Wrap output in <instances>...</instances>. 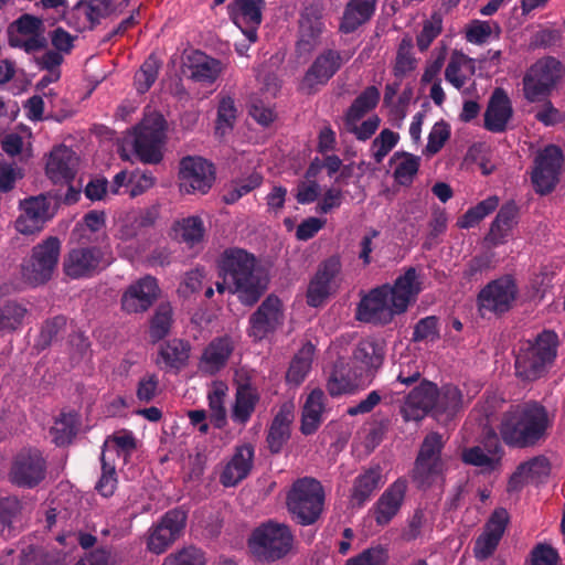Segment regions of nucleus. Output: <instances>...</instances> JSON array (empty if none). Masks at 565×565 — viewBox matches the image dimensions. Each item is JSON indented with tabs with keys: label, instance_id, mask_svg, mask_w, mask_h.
<instances>
[{
	"label": "nucleus",
	"instance_id": "nucleus-33",
	"mask_svg": "<svg viewBox=\"0 0 565 565\" xmlns=\"http://www.w3.org/2000/svg\"><path fill=\"white\" fill-rule=\"evenodd\" d=\"M324 393L316 388L311 391L302 406L300 431L308 436L315 434L323 422Z\"/></svg>",
	"mask_w": 565,
	"mask_h": 565
},
{
	"label": "nucleus",
	"instance_id": "nucleus-50",
	"mask_svg": "<svg viewBox=\"0 0 565 565\" xmlns=\"http://www.w3.org/2000/svg\"><path fill=\"white\" fill-rule=\"evenodd\" d=\"M262 177L258 173H252L248 177L233 180L224 188L223 200L227 204H233L242 196L249 193L260 185Z\"/></svg>",
	"mask_w": 565,
	"mask_h": 565
},
{
	"label": "nucleus",
	"instance_id": "nucleus-35",
	"mask_svg": "<svg viewBox=\"0 0 565 565\" xmlns=\"http://www.w3.org/2000/svg\"><path fill=\"white\" fill-rule=\"evenodd\" d=\"M551 472V463L544 456H536L521 463L512 475L510 484L518 487L520 483H539L544 481Z\"/></svg>",
	"mask_w": 565,
	"mask_h": 565
},
{
	"label": "nucleus",
	"instance_id": "nucleus-25",
	"mask_svg": "<svg viewBox=\"0 0 565 565\" xmlns=\"http://www.w3.org/2000/svg\"><path fill=\"white\" fill-rule=\"evenodd\" d=\"M78 157L66 146L55 147L49 154L45 172L55 184H68L76 174Z\"/></svg>",
	"mask_w": 565,
	"mask_h": 565
},
{
	"label": "nucleus",
	"instance_id": "nucleus-28",
	"mask_svg": "<svg viewBox=\"0 0 565 565\" xmlns=\"http://www.w3.org/2000/svg\"><path fill=\"white\" fill-rule=\"evenodd\" d=\"M407 490V481L397 479L379 498L373 507L375 521L379 525H386L399 511Z\"/></svg>",
	"mask_w": 565,
	"mask_h": 565
},
{
	"label": "nucleus",
	"instance_id": "nucleus-24",
	"mask_svg": "<svg viewBox=\"0 0 565 565\" xmlns=\"http://www.w3.org/2000/svg\"><path fill=\"white\" fill-rule=\"evenodd\" d=\"M341 58L338 52L327 51L319 55L305 74L300 89L306 94H311L319 86L324 85L340 68Z\"/></svg>",
	"mask_w": 565,
	"mask_h": 565
},
{
	"label": "nucleus",
	"instance_id": "nucleus-40",
	"mask_svg": "<svg viewBox=\"0 0 565 565\" xmlns=\"http://www.w3.org/2000/svg\"><path fill=\"white\" fill-rule=\"evenodd\" d=\"M315 345L306 342L292 358L286 374L288 383L294 385L301 384L309 374L315 359Z\"/></svg>",
	"mask_w": 565,
	"mask_h": 565
},
{
	"label": "nucleus",
	"instance_id": "nucleus-39",
	"mask_svg": "<svg viewBox=\"0 0 565 565\" xmlns=\"http://www.w3.org/2000/svg\"><path fill=\"white\" fill-rule=\"evenodd\" d=\"M376 0H351L344 10L340 24L341 31L353 32L373 14Z\"/></svg>",
	"mask_w": 565,
	"mask_h": 565
},
{
	"label": "nucleus",
	"instance_id": "nucleus-6",
	"mask_svg": "<svg viewBox=\"0 0 565 565\" xmlns=\"http://www.w3.org/2000/svg\"><path fill=\"white\" fill-rule=\"evenodd\" d=\"M557 335L544 331L535 341H526L521 345L515 359L516 375L525 381L541 377L556 356Z\"/></svg>",
	"mask_w": 565,
	"mask_h": 565
},
{
	"label": "nucleus",
	"instance_id": "nucleus-1",
	"mask_svg": "<svg viewBox=\"0 0 565 565\" xmlns=\"http://www.w3.org/2000/svg\"><path fill=\"white\" fill-rule=\"evenodd\" d=\"M422 290V282L414 267H409L398 276L393 286L383 285L372 289L364 296L355 317L359 321L386 324L396 315L405 312Z\"/></svg>",
	"mask_w": 565,
	"mask_h": 565
},
{
	"label": "nucleus",
	"instance_id": "nucleus-16",
	"mask_svg": "<svg viewBox=\"0 0 565 565\" xmlns=\"http://www.w3.org/2000/svg\"><path fill=\"white\" fill-rule=\"evenodd\" d=\"M9 44L26 53L38 52L46 46L43 20L32 14H22L8 29Z\"/></svg>",
	"mask_w": 565,
	"mask_h": 565
},
{
	"label": "nucleus",
	"instance_id": "nucleus-62",
	"mask_svg": "<svg viewBox=\"0 0 565 565\" xmlns=\"http://www.w3.org/2000/svg\"><path fill=\"white\" fill-rule=\"evenodd\" d=\"M443 29V19L440 14L434 13L423 24L420 33L417 35V46L420 51L429 47L431 42L440 34Z\"/></svg>",
	"mask_w": 565,
	"mask_h": 565
},
{
	"label": "nucleus",
	"instance_id": "nucleus-41",
	"mask_svg": "<svg viewBox=\"0 0 565 565\" xmlns=\"http://www.w3.org/2000/svg\"><path fill=\"white\" fill-rule=\"evenodd\" d=\"M136 449V439L132 433L122 430L109 436L102 451V457L115 461V458H121L125 463L128 457Z\"/></svg>",
	"mask_w": 565,
	"mask_h": 565
},
{
	"label": "nucleus",
	"instance_id": "nucleus-58",
	"mask_svg": "<svg viewBox=\"0 0 565 565\" xmlns=\"http://www.w3.org/2000/svg\"><path fill=\"white\" fill-rule=\"evenodd\" d=\"M399 140L398 134L384 129L373 140L371 145V156L374 158L376 163H381L383 159L391 152V150L397 145Z\"/></svg>",
	"mask_w": 565,
	"mask_h": 565
},
{
	"label": "nucleus",
	"instance_id": "nucleus-52",
	"mask_svg": "<svg viewBox=\"0 0 565 565\" xmlns=\"http://www.w3.org/2000/svg\"><path fill=\"white\" fill-rule=\"evenodd\" d=\"M227 386L222 383H214L212 390L207 394L211 419L217 428H222L226 424V409L224 398L226 396Z\"/></svg>",
	"mask_w": 565,
	"mask_h": 565
},
{
	"label": "nucleus",
	"instance_id": "nucleus-5",
	"mask_svg": "<svg viewBox=\"0 0 565 565\" xmlns=\"http://www.w3.org/2000/svg\"><path fill=\"white\" fill-rule=\"evenodd\" d=\"M445 438L441 434H427L417 454L412 470V479L418 489H438L445 486L448 460L443 456Z\"/></svg>",
	"mask_w": 565,
	"mask_h": 565
},
{
	"label": "nucleus",
	"instance_id": "nucleus-11",
	"mask_svg": "<svg viewBox=\"0 0 565 565\" xmlns=\"http://www.w3.org/2000/svg\"><path fill=\"white\" fill-rule=\"evenodd\" d=\"M164 120L160 115L146 117L135 128L132 146L135 153L143 163H158L161 158Z\"/></svg>",
	"mask_w": 565,
	"mask_h": 565
},
{
	"label": "nucleus",
	"instance_id": "nucleus-34",
	"mask_svg": "<svg viewBox=\"0 0 565 565\" xmlns=\"http://www.w3.org/2000/svg\"><path fill=\"white\" fill-rule=\"evenodd\" d=\"M233 351L232 341L226 338L213 340L204 350L199 367L203 373L215 374L225 366Z\"/></svg>",
	"mask_w": 565,
	"mask_h": 565
},
{
	"label": "nucleus",
	"instance_id": "nucleus-13",
	"mask_svg": "<svg viewBox=\"0 0 565 565\" xmlns=\"http://www.w3.org/2000/svg\"><path fill=\"white\" fill-rule=\"evenodd\" d=\"M215 180L214 167L201 157H186L180 162L179 186L188 194H205Z\"/></svg>",
	"mask_w": 565,
	"mask_h": 565
},
{
	"label": "nucleus",
	"instance_id": "nucleus-14",
	"mask_svg": "<svg viewBox=\"0 0 565 565\" xmlns=\"http://www.w3.org/2000/svg\"><path fill=\"white\" fill-rule=\"evenodd\" d=\"M109 265L102 248L96 246L71 249L63 260V270L72 279L92 277Z\"/></svg>",
	"mask_w": 565,
	"mask_h": 565
},
{
	"label": "nucleus",
	"instance_id": "nucleus-51",
	"mask_svg": "<svg viewBox=\"0 0 565 565\" xmlns=\"http://www.w3.org/2000/svg\"><path fill=\"white\" fill-rule=\"evenodd\" d=\"M499 198L492 195L479 202L476 206L469 209L457 222L460 228H470L476 226L486 216L491 214L499 206Z\"/></svg>",
	"mask_w": 565,
	"mask_h": 565
},
{
	"label": "nucleus",
	"instance_id": "nucleus-36",
	"mask_svg": "<svg viewBox=\"0 0 565 565\" xmlns=\"http://www.w3.org/2000/svg\"><path fill=\"white\" fill-rule=\"evenodd\" d=\"M518 216V206L508 202L501 206L493 220L487 239L493 244H502L509 236Z\"/></svg>",
	"mask_w": 565,
	"mask_h": 565
},
{
	"label": "nucleus",
	"instance_id": "nucleus-26",
	"mask_svg": "<svg viewBox=\"0 0 565 565\" xmlns=\"http://www.w3.org/2000/svg\"><path fill=\"white\" fill-rule=\"evenodd\" d=\"M509 521L504 509H497L484 526L483 533L477 539L473 547L478 559H487L495 551Z\"/></svg>",
	"mask_w": 565,
	"mask_h": 565
},
{
	"label": "nucleus",
	"instance_id": "nucleus-29",
	"mask_svg": "<svg viewBox=\"0 0 565 565\" xmlns=\"http://www.w3.org/2000/svg\"><path fill=\"white\" fill-rule=\"evenodd\" d=\"M263 0H235L231 7L232 17L249 43L257 40V28L262 22Z\"/></svg>",
	"mask_w": 565,
	"mask_h": 565
},
{
	"label": "nucleus",
	"instance_id": "nucleus-54",
	"mask_svg": "<svg viewBox=\"0 0 565 565\" xmlns=\"http://www.w3.org/2000/svg\"><path fill=\"white\" fill-rule=\"evenodd\" d=\"M380 99V92L376 87L370 86L362 92L349 108L345 118L361 119L367 111L373 109Z\"/></svg>",
	"mask_w": 565,
	"mask_h": 565
},
{
	"label": "nucleus",
	"instance_id": "nucleus-10",
	"mask_svg": "<svg viewBox=\"0 0 565 565\" xmlns=\"http://www.w3.org/2000/svg\"><path fill=\"white\" fill-rule=\"evenodd\" d=\"M563 74V66L555 57L547 56L536 61L523 78L525 98L531 103L544 100Z\"/></svg>",
	"mask_w": 565,
	"mask_h": 565
},
{
	"label": "nucleus",
	"instance_id": "nucleus-3",
	"mask_svg": "<svg viewBox=\"0 0 565 565\" xmlns=\"http://www.w3.org/2000/svg\"><path fill=\"white\" fill-rule=\"evenodd\" d=\"M552 423L543 405L527 401L511 405L502 414L498 430L507 446L530 448L546 439Z\"/></svg>",
	"mask_w": 565,
	"mask_h": 565
},
{
	"label": "nucleus",
	"instance_id": "nucleus-19",
	"mask_svg": "<svg viewBox=\"0 0 565 565\" xmlns=\"http://www.w3.org/2000/svg\"><path fill=\"white\" fill-rule=\"evenodd\" d=\"M340 271L341 262L337 256H332L319 265L307 290V303L310 307L321 306L338 288Z\"/></svg>",
	"mask_w": 565,
	"mask_h": 565
},
{
	"label": "nucleus",
	"instance_id": "nucleus-61",
	"mask_svg": "<svg viewBox=\"0 0 565 565\" xmlns=\"http://www.w3.org/2000/svg\"><path fill=\"white\" fill-rule=\"evenodd\" d=\"M413 40L409 36L402 39L394 66L396 76L404 75L415 68V58L412 55Z\"/></svg>",
	"mask_w": 565,
	"mask_h": 565
},
{
	"label": "nucleus",
	"instance_id": "nucleus-60",
	"mask_svg": "<svg viewBox=\"0 0 565 565\" xmlns=\"http://www.w3.org/2000/svg\"><path fill=\"white\" fill-rule=\"evenodd\" d=\"M162 565H205V557L201 550L189 546L168 555Z\"/></svg>",
	"mask_w": 565,
	"mask_h": 565
},
{
	"label": "nucleus",
	"instance_id": "nucleus-4",
	"mask_svg": "<svg viewBox=\"0 0 565 565\" xmlns=\"http://www.w3.org/2000/svg\"><path fill=\"white\" fill-rule=\"evenodd\" d=\"M256 258L245 249H225L218 259L220 275L231 281V294L245 306L256 303L267 289L266 280L255 273Z\"/></svg>",
	"mask_w": 565,
	"mask_h": 565
},
{
	"label": "nucleus",
	"instance_id": "nucleus-37",
	"mask_svg": "<svg viewBox=\"0 0 565 565\" xmlns=\"http://www.w3.org/2000/svg\"><path fill=\"white\" fill-rule=\"evenodd\" d=\"M466 404L461 391L455 385L447 384L440 390L437 388L433 415L436 417L445 415L448 418L462 409Z\"/></svg>",
	"mask_w": 565,
	"mask_h": 565
},
{
	"label": "nucleus",
	"instance_id": "nucleus-32",
	"mask_svg": "<svg viewBox=\"0 0 565 565\" xmlns=\"http://www.w3.org/2000/svg\"><path fill=\"white\" fill-rule=\"evenodd\" d=\"M295 417L292 404L285 403L279 408L269 427L267 443L271 452H279L290 437V425Z\"/></svg>",
	"mask_w": 565,
	"mask_h": 565
},
{
	"label": "nucleus",
	"instance_id": "nucleus-63",
	"mask_svg": "<svg viewBox=\"0 0 565 565\" xmlns=\"http://www.w3.org/2000/svg\"><path fill=\"white\" fill-rule=\"evenodd\" d=\"M360 119L345 118V129L353 134L358 140L365 141L370 139L380 126V118L372 116L363 122Z\"/></svg>",
	"mask_w": 565,
	"mask_h": 565
},
{
	"label": "nucleus",
	"instance_id": "nucleus-2",
	"mask_svg": "<svg viewBox=\"0 0 565 565\" xmlns=\"http://www.w3.org/2000/svg\"><path fill=\"white\" fill-rule=\"evenodd\" d=\"M385 358V345L374 339L359 342L352 356L338 359L327 382L331 396H340L355 392L359 387L369 386Z\"/></svg>",
	"mask_w": 565,
	"mask_h": 565
},
{
	"label": "nucleus",
	"instance_id": "nucleus-17",
	"mask_svg": "<svg viewBox=\"0 0 565 565\" xmlns=\"http://www.w3.org/2000/svg\"><path fill=\"white\" fill-rule=\"evenodd\" d=\"M285 315L281 300L270 295L249 317L248 334L256 341H260L274 333L284 324Z\"/></svg>",
	"mask_w": 565,
	"mask_h": 565
},
{
	"label": "nucleus",
	"instance_id": "nucleus-49",
	"mask_svg": "<svg viewBox=\"0 0 565 565\" xmlns=\"http://www.w3.org/2000/svg\"><path fill=\"white\" fill-rule=\"evenodd\" d=\"M113 10L114 6L111 0L81 1L75 8L76 14L79 18H84L90 26L109 15Z\"/></svg>",
	"mask_w": 565,
	"mask_h": 565
},
{
	"label": "nucleus",
	"instance_id": "nucleus-64",
	"mask_svg": "<svg viewBox=\"0 0 565 565\" xmlns=\"http://www.w3.org/2000/svg\"><path fill=\"white\" fill-rule=\"evenodd\" d=\"M75 415L61 414L51 428L55 444L64 445L71 440L75 434Z\"/></svg>",
	"mask_w": 565,
	"mask_h": 565
},
{
	"label": "nucleus",
	"instance_id": "nucleus-31",
	"mask_svg": "<svg viewBox=\"0 0 565 565\" xmlns=\"http://www.w3.org/2000/svg\"><path fill=\"white\" fill-rule=\"evenodd\" d=\"M259 399V392L254 385L249 383L238 384L231 409L232 420L236 424L245 425L255 412Z\"/></svg>",
	"mask_w": 565,
	"mask_h": 565
},
{
	"label": "nucleus",
	"instance_id": "nucleus-57",
	"mask_svg": "<svg viewBox=\"0 0 565 565\" xmlns=\"http://www.w3.org/2000/svg\"><path fill=\"white\" fill-rule=\"evenodd\" d=\"M172 323V308L168 303L160 305L151 320L150 335L153 341L164 338Z\"/></svg>",
	"mask_w": 565,
	"mask_h": 565
},
{
	"label": "nucleus",
	"instance_id": "nucleus-48",
	"mask_svg": "<svg viewBox=\"0 0 565 565\" xmlns=\"http://www.w3.org/2000/svg\"><path fill=\"white\" fill-rule=\"evenodd\" d=\"M173 230L175 236L191 247L201 243L205 235L204 223L198 215L188 216L175 222Z\"/></svg>",
	"mask_w": 565,
	"mask_h": 565
},
{
	"label": "nucleus",
	"instance_id": "nucleus-30",
	"mask_svg": "<svg viewBox=\"0 0 565 565\" xmlns=\"http://www.w3.org/2000/svg\"><path fill=\"white\" fill-rule=\"evenodd\" d=\"M253 461L254 447L252 445L246 444L236 447L235 452L220 476V482L224 487H235L249 475Z\"/></svg>",
	"mask_w": 565,
	"mask_h": 565
},
{
	"label": "nucleus",
	"instance_id": "nucleus-38",
	"mask_svg": "<svg viewBox=\"0 0 565 565\" xmlns=\"http://www.w3.org/2000/svg\"><path fill=\"white\" fill-rule=\"evenodd\" d=\"M475 71V61L463 53L455 51L445 70V77L457 89H461Z\"/></svg>",
	"mask_w": 565,
	"mask_h": 565
},
{
	"label": "nucleus",
	"instance_id": "nucleus-47",
	"mask_svg": "<svg viewBox=\"0 0 565 565\" xmlns=\"http://www.w3.org/2000/svg\"><path fill=\"white\" fill-rule=\"evenodd\" d=\"M28 309L20 302L7 301L0 305V337L21 328Z\"/></svg>",
	"mask_w": 565,
	"mask_h": 565
},
{
	"label": "nucleus",
	"instance_id": "nucleus-8",
	"mask_svg": "<svg viewBox=\"0 0 565 565\" xmlns=\"http://www.w3.org/2000/svg\"><path fill=\"white\" fill-rule=\"evenodd\" d=\"M294 536L286 524L268 521L256 527L249 540L252 553L264 561H276L290 552Z\"/></svg>",
	"mask_w": 565,
	"mask_h": 565
},
{
	"label": "nucleus",
	"instance_id": "nucleus-27",
	"mask_svg": "<svg viewBox=\"0 0 565 565\" xmlns=\"http://www.w3.org/2000/svg\"><path fill=\"white\" fill-rule=\"evenodd\" d=\"M513 116L511 99L502 88H495L484 113V128L491 132H503Z\"/></svg>",
	"mask_w": 565,
	"mask_h": 565
},
{
	"label": "nucleus",
	"instance_id": "nucleus-9",
	"mask_svg": "<svg viewBox=\"0 0 565 565\" xmlns=\"http://www.w3.org/2000/svg\"><path fill=\"white\" fill-rule=\"evenodd\" d=\"M61 254V241L50 236L36 244L23 264L22 276L33 286L45 284L54 274Z\"/></svg>",
	"mask_w": 565,
	"mask_h": 565
},
{
	"label": "nucleus",
	"instance_id": "nucleus-12",
	"mask_svg": "<svg viewBox=\"0 0 565 565\" xmlns=\"http://www.w3.org/2000/svg\"><path fill=\"white\" fill-rule=\"evenodd\" d=\"M564 156L561 149L548 145L540 150L534 159L531 179L535 191L547 194L556 186L562 170Z\"/></svg>",
	"mask_w": 565,
	"mask_h": 565
},
{
	"label": "nucleus",
	"instance_id": "nucleus-42",
	"mask_svg": "<svg viewBox=\"0 0 565 565\" xmlns=\"http://www.w3.org/2000/svg\"><path fill=\"white\" fill-rule=\"evenodd\" d=\"M382 483L380 467L370 468L356 477L351 493V501L359 507L363 505Z\"/></svg>",
	"mask_w": 565,
	"mask_h": 565
},
{
	"label": "nucleus",
	"instance_id": "nucleus-46",
	"mask_svg": "<svg viewBox=\"0 0 565 565\" xmlns=\"http://www.w3.org/2000/svg\"><path fill=\"white\" fill-rule=\"evenodd\" d=\"M391 162L394 164L396 182L401 185H408L418 172L420 158L408 152H395Z\"/></svg>",
	"mask_w": 565,
	"mask_h": 565
},
{
	"label": "nucleus",
	"instance_id": "nucleus-59",
	"mask_svg": "<svg viewBox=\"0 0 565 565\" xmlns=\"http://www.w3.org/2000/svg\"><path fill=\"white\" fill-rule=\"evenodd\" d=\"M102 476L96 484V490L103 497H110L117 488L116 462L107 458L100 457Z\"/></svg>",
	"mask_w": 565,
	"mask_h": 565
},
{
	"label": "nucleus",
	"instance_id": "nucleus-15",
	"mask_svg": "<svg viewBox=\"0 0 565 565\" xmlns=\"http://www.w3.org/2000/svg\"><path fill=\"white\" fill-rule=\"evenodd\" d=\"M186 514L183 510L168 511L148 530L147 548L153 554L164 553L182 534Z\"/></svg>",
	"mask_w": 565,
	"mask_h": 565
},
{
	"label": "nucleus",
	"instance_id": "nucleus-18",
	"mask_svg": "<svg viewBox=\"0 0 565 565\" xmlns=\"http://www.w3.org/2000/svg\"><path fill=\"white\" fill-rule=\"evenodd\" d=\"M46 462L36 449L20 451L12 461L10 480L19 486L33 488L45 477Z\"/></svg>",
	"mask_w": 565,
	"mask_h": 565
},
{
	"label": "nucleus",
	"instance_id": "nucleus-44",
	"mask_svg": "<svg viewBox=\"0 0 565 565\" xmlns=\"http://www.w3.org/2000/svg\"><path fill=\"white\" fill-rule=\"evenodd\" d=\"M191 77L198 82L213 83L221 72L223 65L218 60L210 57L202 52H194L190 57Z\"/></svg>",
	"mask_w": 565,
	"mask_h": 565
},
{
	"label": "nucleus",
	"instance_id": "nucleus-7",
	"mask_svg": "<svg viewBox=\"0 0 565 565\" xmlns=\"http://www.w3.org/2000/svg\"><path fill=\"white\" fill-rule=\"evenodd\" d=\"M323 488L313 478L297 480L287 495L289 512L302 525L312 524L318 520L323 510Z\"/></svg>",
	"mask_w": 565,
	"mask_h": 565
},
{
	"label": "nucleus",
	"instance_id": "nucleus-23",
	"mask_svg": "<svg viewBox=\"0 0 565 565\" xmlns=\"http://www.w3.org/2000/svg\"><path fill=\"white\" fill-rule=\"evenodd\" d=\"M437 397V385L424 381L416 386L405 398L401 406V414L405 422H419L428 413L434 412V403Z\"/></svg>",
	"mask_w": 565,
	"mask_h": 565
},
{
	"label": "nucleus",
	"instance_id": "nucleus-56",
	"mask_svg": "<svg viewBox=\"0 0 565 565\" xmlns=\"http://www.w3.org/2000/svg\"><path fill=\"white\" fill-rule=\"evenodd\" d=\"M236 119V107L231 97L221 99L217 109V119L215 125V134L223 137L230 132Z\"/></svg>",
	"mask_w": 565,
	"mask_h": 565
},
{
	"label": "nucleus",
	"instance_id": "nucleus-53",
	"mask_svg": "<svg viewBox=\"0 0 565 565\" xmlns=\"http://www.w3.org/2000/svg\"><path fill=\"white\" fill-rule=\"evenodd\" d=\"M461 459L465 463L478 467L482 471L494 470L499 463L494 452L484 451L480 446L463 449Z\"/></svg>",
	"mask_w": 565,
	"mask_h": 565
},
{
	"label": "nucleus",
	"instance_id": "nucleus-22",
	"mask_svg": "<svg viewBox=\"0 0 565 565\" xmlns=\"http://www.w3.org/2000/svg\"><path fill=\"white\" fill-rule=\"evenodd\" d=\"M160 289L154 277L147 275L127 287L121 296V308L127 313L147 311L157 300Z\"/></svg>",
	"mask_w": 565,
	"mask_h": 565
},
{
	"label": "nucleus",
	"instance_id": "nucleus-21",
	"mask_svg": "<svg viewBox=\"0 0 565 565\" xmlns=\"http://www.w3.org/2000/svg\"><path fill=\"white\" fill-rule=\"evenodd\" d=\"M20 212L15 220V230L24 235L40 232L53 216L51 204L44 195L31 196L21 201Z\"/></svg>",
	"mask_w": 565,
	"mask_h": 565
},
{
	"label": "nucleus",
	"instance_id": "nucleus-45",
	"mask_svg": "<svg viewBox=\"0 0 565 565\" xmlns=\"http://www.w3.org/2000/svg\"><path fill=\"white\" fill-rule=\"evenodd\" d=\"M190 350L189 342L172 339L160 347L159 356L167 367L180 370L186 365Z\"/></svg>",
	"mask_w": 565,
	"mask_h": 565
},
{
	"label": "nucleus",
	"instance_id": "nucleus-20",
	"mask_svg": "<svg viewBox=\"0 0 565 565\" xmlns=\"http://www.w3.org/2000/svg\"><path fill=\"white\" fill-rule=\"evenodd\" d=\"M518 288L514 280L504 276L489 282L479 294L480 310L489 312H504L515 300Z\"/></svg>",
	"mask_w": 565,
	"mask_h": 565
},
{
	"label": "nucleus",
	"instance_id": "nucleus-55",
	"mask_svg": "<svg viewBox=\"0 0 565 565\" xmlns=\"http://www.w3.org/2000/svg\"><path fill=\"white\" fill-rule=\"evenodd\" d=\"M495 33L500 34V26L495 22L473 20L466 30V39L473 44H483Z\"/></svg>",
	"mask_w": 565,
	"mask_h": 565
},
{
	"label": "nucleus",
	"instance_id": "nucleus-43",
	"mask_svg": "<svg viewBox=\"0 0 565 565\" xmlns=\"http://www.w3.org/2000/svg\"><path fill=\"white\" fill-rule=\"evenodd\" d=\"M140 231L141 228L137 224L136 217H132L129 213L119 221L118 231L116 233L118 249L129 259H134L140 253L139 248L134 246L135 239Z\"/></svg>",
	"mask_w": 565,
	"mask_h": 565
}]
</instances>
